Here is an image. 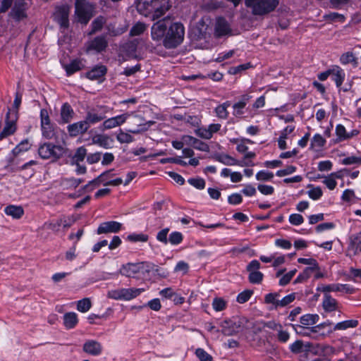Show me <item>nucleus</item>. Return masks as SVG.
Masks as SVG:
<instances>
[{"instance_id": "obj_27", "label": "nucleus", "mask_w": 361, "mask_h": 361, "mask_svg": "<svg viewBox=\"0 0 361 361\" xmlns=\"http://www.w3.org/2000/svg\"><path fill=\"white\" fill-rule=\"evenodd\" d=\"M94 144L99 145L100 147L104 149H109L112 140L106 135H97L92 138Z\"/></svg>"}, {"instance_id": "obj_59", "label": "nucleus", "mask_w": 361, "mask_h": 361, "mask_svg": "<svg viewBox=\"0 0 361 361\" xmlns=\"http://www.w3.org/2000/svg\"><path fill=\"white\" fill-rule=\"evenodd\" d=\"M295 299V293H293L285 296L281 300H279L278 304L279 305V307H285L293 302Z\"/></svg>"}, {"instance_id": "obj_3", "label": "nucleus", "mask_w": 361, "mask_h": 361, "mask_svg": "<svg viewBox=\"0 0 361 361\" xmlns=\"http://www.w3.org/2000/svg\"><path fill=\"white\" fill-rule=\"evenodd\" d=\"M21 104V94L16 93V99L13 102V109H8L6 117V126L0 133V140L4 137L13 134L16 130V121L18 118V111Z\"/></svg>"}, {"instance_id": "obj_2", "label": "nucleus", "mask_w": 361, "mask_h": 361, "mask_svg": "<svg viewBox=\"0 0 361 361\" xmlns=\"http://www.w3.org/2000/svg\"><path fill=\"white\" fill-rule=\"evenodd\" d=\"M171 7L170 0H138L137 11L155 20L161 18Z\"/></svg>"}, {"instance_id": "obj_20", "label": "nucleus", "mask_w": 361, "mask_h": 361, "mask_svg": "<svg viewBox=\"0 0 361 361\" xmlns=\"http://www.w3.org/2000/svg\"><path fill=\"white\" fill-rule=\"evenodd\" d=\"M231 32L228 22L223 18H219L216 23L215 33L216 36L221 37Z\"/></svg>"}, {"instance_id": "obj_51", "label": "nucleus", "mask_w": 361, "mask_h": 361, "mask_svg": "<svg viewBox=\"0 0 361 361\" xmlns=\"http://www.w3.org/2000/svg\"><path fill=\"white\" fill-rule=\"evenodd\" d=\"M118 141L121 143H130L132 142L134 139L129 133L121 131L116 136Z\"/></svg>"}, {"instance_id": "obj_29", "label": "nucleus", "mask_w": 361, "mask_h": 361, "mask_svg": "<svg viewBox=\"0 0 361 361\" xmlns=\"http://www.w3.org/2000/svg\"><path fill=\"white\" fill-rule=\"evenodd\" d=\"M78 322V316L75 312H68L63 315V324L66 329L74 328Z\"/></svg>"}, {"instance_id": "obj_22", "label": "nucleus", "mask_w": 361, "mask_h": 361, "mask_svg": "<svg viewBox=\"0 0 361 361\" xmlns=\"http://www.w3.org/2000/svg\"><path fill=\"white\" fill-rule=\"evenodd\" d=\"M104 118L105 116L103 114H99L94 109H92L87 112L84 120L90 128L91 125L97 123Z\"/></svg>"}, {"instance_id": "obj_28", "label": "nucleus", "mask_w": 361, "mask_h": 361, "mask_svg": "<svg viewBox=\"0 0 361 361\" xmlns=\"http://www.w3.org/2000/svg\"><path fill=\"white\" fill-rule=\"evenodd\" d=\"M4 212L13 219H19L23 216V207L11 204L5 207Z\"/></svg>"}, {"instance_id": "obj_41", "label": "nucleus", "mask_w": 361, "mask_h": 361, "mask_svg": "<svg viewBox=\"0 0 361 361\" xmlns=\"http://www.w3.org/2000/svg\"><path fill=\"white\" fill-rule=\"evenodd\" d=\"M326 143L325 139L319 134H316L312 139L311 147L317 148V149L322 148Z\"/></svg>"}, {"instance_id": "obj_19", "label": "nucleus", "mask_w": 361, "mask_h": 361, "mask_svg": "<svg viewBox=\"0 0 361 361\" xmlns=\"http://www.w3.org/2000/svg\"><path fill=\"white\" fill-rule=\"evenodd\" d=\"M107 47V41L103 36L96 37L90 41L87 45V51L95 50L97 52L102 51Z\"/></svg>"}, {"instance_id": "obj_46", "label": "nucleus", "mask_w": 361, "mask_h": 361, "mask_svg": "<svg viewBox=\"0 0 361 361\" xmlns=\"http://www.w3.org/2000/svg\"><path fill=\"white\" fill-rule=\"evenodd\" d=\"M148 238L149 236L143 233H133L128 235L127 237V239L131 242H147L148 240Z\"/></svg>"}, {"instance_id": "obj_42", "label": "nucleus", "mask_w": 361, "mask_h": 361, "mask_svg": "<svg viewBox=\"0 0 361 361\" xmlns=\"http://www.w3.org/2000/svg\"><path fill=\"white\" fill-rule=\"evenodd\" d=\"M340 61L343 64L353 63L355 65L357 63V59L352 52H346L341 56Z\"/></svg>"}, {"instance_id": "obj_24", "label": "nucleus", "mask_w": 361, "mask_h": 361, "mask_svg": "<svg viewBox=\"0 0 361 361\" xmlns=\"http://www.w3.org/2000/svg\"><path fill=\"white\" fill-rule=\"evenodd\" d=\"M251 97L248 94L241 96L240 100L233 104V115L235 116H240L243 114V109L245 107L247 102Z\"/></svg>"}, {"instance_id": "obj_60", "label": "nucleus", "mask_w": 361, "mask_h": 361, "mask_svg": "<svg viewBox=\"0 0 361 361\" xmlns=\"http://www.w3.org/2000/svg\"><path fill=\"white\" fill-rule=\"evenodd\" d=\"M298 262L300 264L309 265V267L319 268L317 262L313 258H299Z\"/></svg>"}, {"instance_id": "obj_64", "label": "nucleus", "mask_w": 361, "mask_h": 361, "mask_svg": "<svg viewBox=\"0 0 361 361\" xmlns=\"http://www.w3.org/2000/svg\"><path fill=\"white\" fill-rule=\"evenodd\" d=\"M303 221L302 216L299 214H293L289 216V221L293 225H300L303 223Z\"/></svg>"}, {"instance_id": "obj_44", "label": "nucleus", "mask_w": 361, "mask_h": 361, "mask_svg": "<svg viewBox=\"0 0 361 361\" xmlns=\"http://www.w3.org/2000/svg\"><path fill=\"white\" fill-rule=\"evenodd\" d=\"M226 302L221 298H215L212 302V307L216 312L224 310L226 307Z\"/></svg>"}, {"instance_id": "obj_38", "label": "nucleus", "mask_w": 361, "mask_h": 361, "mask_svg": "<svg viewBox=\"0 0 361 361\" xmlns=\"http://www.w3.org/2000/svg\"><path fill=\"white\" fill-rule=\"evenodd\" d=\"M92 307V302L90 298H85L78 302L77 310L81 312H87Z\"/></svg>"}, {"instance_id": "obj_52", "label": "nucleus", "mask_w": 361, "mask_h": 361, "mask_svg": "<svg viewBox=\"0 0 361 361\" xmlns=\"http://www.w3.org/2000/svg\"><path fill=\"white\" fill-rule=\"evenodd\" d=\"M218 160L225 165L232 166L237 164V160L228 154H222L218 157Z\"/></svg>"}, {"instance_id": "obj_48", "label": "nucleus", "mask_w": 361, "mask_h": 361, "mask_svg": "<svg viewBox=\"0 0 361 361\" xmlns=\"http://www.w3.org/2000/svg\"><path fill=\"white\" fill-rule=\"evenodd\" d=\"M169 232V228H165L161 229L157 234V236H156L157 240L159 242L162 243L165 245L167 244L168 241H169V238H167Z\"/></svg>"}, {"instance_id": "obj_25", "label": "nucleus", "mask_w": 361, "mask_h": 361, "mask_svg": "<svg viewBox=\"0 0 361 361\" xmlns=\"http://www.w3.org/2000/svg\"><path fill=\"white\" fill-rule=\"evenodd\" d=\"M322 307L326 312H333L338 307V302L329 294L324 293Z\"/></svg>"}, {"instance_id": "obj_1", "label": "nucleus", "mask_w": 361, "mask_h": 361, "mask_svg": "<svg viewBox=\"0 0 361 361\" xmlns=\"http://www.w3.org/2000/svg\"><path fill=\"white\" fill-rule=\"evenodd\" d=\"M152 38L155 41H162L166 49H174L180 45L185 35V28L180 23H172L166 16L153 24L151 28Z\"/></svg>"}, {"instance_id": "obj_36", "label": "nucleus", "mask_w": 361, "mask_h": 361, "mask_svg": "<svg viewBox=\"0 0 361 361\" xmlns=\"http://www.w3.org/2000/svg\"><path fill=\"white\" fill-rule=\"evenodd\" d=\"M357 324L358 322L357 320H347L336 324L334 326V330H344L348 328H354L356 327Z\"/></svg>"}, {"instance_id": "obj_47", "label": "nucleus", "mask_w": 361, "mask_h": 361, "mask_svg": "<svg viewBox=\"0 0 361 361\" xmlns=\"http://www.w3.org/2000/svg\"><path fill=\"white\" fill-rule=\"evenodd\" d=\"M253 294V291L250 290H246L239 293L237 296V302L240 304L245 303L250 300L252 295Z\"/></svg>"}, {"instance_id": "obj_33", "label": "nucleus", "mask_w": 361, "mask_h": 361, "mask_svg": "<svg viewBox=\"0 0 361 361\" xmlns=\"http://www.w3.org/2000/svg\"><path fill=\"white\" fill-rule=\"evenodd\" d=\"M231 102L227 101L222 104L219 105L215 109V112L216 116L221 119L227 118L228 116V112L227 111V108L230 106Z\"/></svg>"}, {"instance_id": "obj_12", "label": "nucleus", "mask_w": 361, "mask_h": 361, "mask_svg": "<svg viewBox=\"0 0 361 361\" xmlns=\"http://www.w3.org/2000/svg\"><path fill=\"white\" fill-rule=\"evenodd\" d=\"M221 333L226 336L238 334L241 329V322L232 320H225L221 324Z\"/></svg>"}, {"instance_id": "obj_35", "label": "nucleus", "mask_w": 361, "mask_h": 361, "mask_svg": "<svg viewBox=\"0 0 361 361\" xmlns=\"http://www.w3.org/2000/svg\"><path fill=\"white\" fill-rule=\"evenodd\" d=\"M319 320L317 314H307L300 317V323L303 326H310L316 324Z\"/></svg>"}, {"instance_id": "obj_39", "label": "nucleus", "mask_w": 361, "mask_h": 361, "mask_svg": "<svg viewBox=\"0 0 361 361\" xmlns=\"http://www.w3.org/2000/svg\"><path fill=\"white\" fill-rule=\"evenodd\" d=\"M183 240V234L180 232L174 231L169 235L168 243H171L172 245H177L180 244Z\"/></svg>"}, {"instance_id": "obj_57", "label": "nucleus", "mask_w": 361, "mask_h": 361, "mask_svg": "<svg viewBox=\"0 0 361 361\" xmlns=\"http://www.w3.org/2000/svg\"><path fill=\"white\" fill-rule=\"evenodd\" d=\"M123 48L128 52L129 56L134 57L135 56L137 44L135 42H130L126 43Z\"/></svg>"}, {"instance_id": "obj_15", "label": "nucleus", "mask_w": 361, "mask_h": 361, "mask_svg": "<svg viewBox=\"0 0 361 361\" xmlns=\"http://www.w3.org/2000/svg\"><path fill=\"white\" fill-rule=\"evenodd\" d=\"M88 129L89 127L85 120L70 124L67 127V130L71 137H76L79 135H82L85 133Z\"/></svg>"}, {"instance_id": "obj_58", "label": "nucleus", "mask_w": 361, "mask_h": 361, "mask_svg": "<svg viewBox=\"0 0 361 361\" xmlns=\"http://www.w3.org/2000/svg\"><path fill=\"white\" fill-rule=\"evenodd\" d=\"M296 269L291 270L286 274H285L280 280H279V285L281 286H286L287 285L292 278L294 276V275L296 273Z\"/></svg>"}, {"instance_id": "obj_17", "label": "nucleus", "mask_w": 361, "mask_h": 361, "mask_svg": "<svg viewBox=\"0 0 361 361\" xmlns=\"http://www.w3.org/2000/svg\"><path fill=\"white\" fill-rule=\"evenodd\" d=\"M82 350L89 355L97 356L102 353V346L97 341L88 340L83 344Z\"/></svg>"}, {"instance_id": "obj_37", "label": "nucleus", "mask_w": 361, "mask_h": 361, "mask_svg": "<svg viewBox=\"0 0 361 361\" xmlns=\"http://www.w3.org/2000/svg\"><path fill=\"white\" fill-rule=\"evenodd\" d=\"M87 156V149L84 147H78L73 158L72 161L74 163H79L80 161H82L85 157Z\"/></svg>"}, {"instance_id": "obj_34", "label": "nucleus", "mask_w": 361, "mask_h": 361, "mask_svg": "<svg viewBox=\"0 0 361 361\" xmlns=\"http://www.w3.org/2000/svg\"><path fill=\"white\" fill-rule=\"evenodd\" d=\"M106 18L103 16H100L96 18L91 24L92 30L90 32V35H92L96 32L101 30L103 25L106 23Z\"/></svg>"}, {"instance_id": "obj_50", "label": "nucleus", "mask_w": 361, "mask_h": 361, "mask_svg": "<svg viewBox=\"0 0 361 361\" xmlns=\"http://www.w3.org/2000/svg\"><path fill=\"white\" fill-rule=\"evenodd\" d=\"M197 357L200 361H212V357L202 348H197L195 351Z\"/></svg>"}, {"instance_id": "obj_23", "label": "nucleus", "mask_w": 361, "mask_h": 361, "mask_svg": "<svg viewBox=\"0 0 361 361\" xmlns=\"http://www.w3.org/2000/svg\"><path fill=\"white\" fill-rule=\"evenodd\" d=\"M111 172V170L106 171L99 175L97 178L94 180L90 181L87 185L82 187L83 190H92L93 188H90L92 185L99 186L100 183L105 182L109 179L108 176Z\"/></svg>"}, {"instance_id": "obj_61", "label": "nucleus", "mask_w": 361, "mask_h": 361, "mask_svg": "<svg viewBox=\"0 0 361 361\" xmlns=\"http://www.w3.org/2000/svg\"><path fill=\"white\" fill-rule=\"evenodd\" d=\"M188 181L197 189H203L205 186V181L202 178H190Z\"/></svg>"}, {"instance_id": "obj_14", "label": "nucleus", "mask_w": 361, "mask_h": 361, "mask_svg": "<svg viewBox=\"0 0 361 361\" xmlns=\"http://www.w3.org/2000/svg\"><path fill=\"white\" fill-rule=\"evenodd\" d=\"M128 114H124L119 116H116L115 117H112L105 120L102 123V130H109L117 126H120L123 123L126 122L127 118H128Z\"/></svg>"}, {"instance_id": "obj_16", "label": "nucleus", "mask_w": 361, "mask_h": 361, "mask_svg": "<svg viewBox=\"0 0 361 361\" xmlns=\"http://www.w3.org/2000/svg\"><path fill=\"white\" fill-rule=\"evenodd\" d=\"M122 228L119 222L110 221L101 224L97 228V234L118 233Z\"/></svg>"}, {"instance_id": "obj_62", "label": "nucleus", "mask_w": 361, "mask_h": 361, "mask_svg": "<svg viewBox=\"0 0 361 361\" xmlns=\"http://www.w3.org/2000/svg\"><path fill=\"white\" fill-rule=\"evenodd\" d=\"M295 170H296V167L295 166H288L284 169L279 170L276 172V174L279 177H282V176H288V175L292 174L293 173H294L295 171Z\"/></svg>"}, {"instance_id": "obj_21", "label": "nucleus", "mask_w": 361, "mask_h": 361, "mask_svg": "<svg viewBox=\"0 0 361 361\" xmlns=\"http://www.w3.org/2000/svg\"><path fill=\"white\" fill-rule=\"evenodd\" d=\"M74 111L68 103H65L62 105L61 109V121L63 123H69L74 116Z\"/></svg>"}, {"instance_id": "obj_4", "label": "nucleus", "mask_w": 361, "mask_h": 361, "mask_svg": "<svg viewBox=\"0 0 361 361\" xmlns=\"http://www.w3.org/2000/svg\"><path fill=\"white\" fill-rule=\"evenodd\" d=\"M94 7L86 0H75V17L77 22L86 25L94 13Z\"/></svg>"}, {"instance_id": "obj_53", "label": "nucleus", "mask_w": 361, "mask_h": 361, "mask_svg": "<svg viewBox=\"0 0 361 361\" xmlns=\"http://www.w3.org/2000/svg\"><path fill=\"white\" fill-rule=\"evenodd\" d=\"M263 279V274L260 271H252L249 275V281L252 283H260Z\"/></svg>"}, {"instance_id": "obj_43", "label": "nucleus", "mask_w": 361, "mask_h": 361, "mask_svg": "<svg viewBox=\"0 0 361 361\" xmlns=\"http://www.w3.org/2000/svg\"><path fill=\"white\" fill-rule=\"evenodd\" d=\"M279 294L277 293H269L265 295L264 301L266 303L272 304L275 308L279 307L278 302H279Z\"/></svg>"}, {"instance_id": "obj_49", "label": "nucleus", "mask_w": 361, "mask_h": 361, "mask_svg": "<svg viewBox=\"0 0 361 361\" xmlns=\"http://www.w3.org/2000/svg\"><path fill=\"white\" fill-rule=\"evenodd\" d=\"M146 30V25L142 23H137L130 30V35L133 36L140 35Z\"/></svg>"}, {"instance_id": "obj_18", "label": "nucleus", "mask_w": 361, "mask_h": 361, "mask_svg": "<svg viewBox=\"0 0 361 361\" xmlns=\"http://www.w3.org/2000/svg\"><path fill=\"white\" fill-rule=\"evenodd\" d=\"M144 263H128L126 265H123L121 269V274L128 276L133 277L135 274L140 272V269L143 267Z\"/></svg>"}, {"instance_id": "obj_32", "label": "nucleus", "mask_w": 361, "mask_h": 361, "mask_svg": "<svg viewBox=\"0 0 361 361\" xmlns=\"http://www.w3.org/2000/svg\"><path fill=\"white\" fill-rule=\"evenodd\" d=\"M331 75L333 80L336 84V86L339 87L342 85L345 78V73L339 67H336V68H334L332 70Z\"/></svg>"}, {"instance_id": "obj_30", "label": "nucleus", "mask_w": 361, "mask_h": 361, "mask_svg": "<svg viewBox=\"0 0 361 361\" xmlns=\"http://www.w3.org/2000/svg\"><path fill=\"white\" fill-rule=\"evenodd\" d=\"M186 139L194 148L202 152H209V147L207 144L192 136H187Z\"/></svg>"}, {"instance_id": "obj_9", "label": "nucleus", "mask_w": 361, "mask_h": 361, "mask_svg": "<svg viewBox=\"0 0 361 361\" xmlns=\"http://www.w3.org/2000/svg\"><path fill=\"white\" fill-rule=\"evenodd\" d=\"M40 118L42 136L49 140L54 138L56 136V130L54 125L51 123V120L47 109H41Z\"/></svg>"}, {"instance_id": "obj_13", "label": "nucleus", "mask_w": 361, "mask_h": 361, "mask_svg": "<svg viewBox=\"0 0 361 361\" xmlns=\"http://www.w3.org/2000/svg\"><path fill=\"white\" fill-rule=\"evenodd\" d=\"M361 252V232L353 235L350 238V243L347 249V255L353 257Z\"/></svg>"}, {"instance_id": "obj_10", "label": "nucleus", "mask_w": 361, "mask_h": 361, "mask_svg": "<svg viewBox=\"0 0 361 361\" xmlns=\"http://www.w3.org/2000/svg\"><path fill=\"white\" fill-rule=\"evenodd\" d=\"M71 7L68 5H62L56 8L54 19L60 25L61 28L67 29L69 26V13Z\"/></svg>"}, {"instance_id": "obj_11", "label": "nucleus", "mask_w": 361, "mask_h": 361, "mask_svg": "<svg viewBox=\"0 0 361 361\" xmlns=\"http://www.w3.org/2000/svg\"><path fill=\"white\" fill-rule=\"evenodd\" d=\"M318 290L329 294V292H345L346 293H353L355 289L347 284L334 283L330 285H322L318 287Z\"/></svg>"}, {"instance_id": "obj_31", "label": "nucleus", "mask_w": 361, "mask_h": 361, "mask_svg": "<svg viewBox=\"0 0 361 361\" xmlns=\"http://www.w3.org/2000/svg\"><path fill=\"white\" fill-rule=\"evenodd\" d=\"M82 63L79 60H73L69 64L64 65V68L68 75H71L74 73L80 71L82 67Z\"/></svg>"}, {"instance_id": "obj_45", "label": "nucleus", "mask_w": 361, "mask_h": 361, "mask_svg": "<svg viewBox=\"0 0 361 361\" xmlns=\"http://www.w3.org/2000/svg\"><path fill=\"white\" fill-rule=\"evenodd\" d=\"M140 120H141V118L140 117L136 116L134 118L133 122L137 124V127L135 128L129 130V131L130 133H134V134H138V133H140L147 130V128L149 126H147V124H145V123H144V124H142V123L138 124L137 123L138 121H140Z\"/></svg>"}, {"instance_id": "obj_63", "label": "nucleus", "mask_w": 361, "mask_h": 361, "mask_svg": "<svg viewBox=\"0 0 361 361\" xmlns=\"http://www.w3.org/2000/svg\"><path fill=\"white\" fill-rule=\"evenodd\" d=\"M257 189L262 194L265 195H272L274 192V188L271 185L259 184L257 186Z\"/></svg>"}, {"instance_id": "obj_55", "label": "nucleus", "mask_w": 361, "mask_h": 361, "mask_svg": "<svg viewBox=\"0 0 361 361\" xmlns=\"http://www.w3.org/2000/svg\"><path fill=\"white\" fill-rule=\"evenodd\" d=\"M342 164L344 165H361V157L351 156L346 157L342 160Z\"/></svg>"}, {"instance_id": "obj_7", "label": "nucleus", "mask_w": 361, "mask_h": 361, "mask_svg": "<svg viewBox=\"0 0 361 361\" xmlns=\"http://www.w3.org/2000/svg\"><path fill=\"white\" fill-rule=\"evenodd\" d=\"M144 291L143 288H120L108 291L107 297L114 300H130Z\"/></svg>"}, {"instance_id": "obj_40", "label": "nucleus", "mask_w": 361, "mask_h": 361, "mask_svg": "<svg viewBox=\"0 0 361 361\" xmlns=\"http://www.w3.org/2000/svg\"><path fill=\"white\" fill-rule=\"evenodd\" d=\"M336 134L338 137L337 142H341L349 139L348 134L346 132L345 127L341 124H338L336 126Z\"/></svg>"}, {"instance_id": "obj_54", "label": "nucleus", "mask_w": 361, "mask_h": 361, "mask_svg": "<svg viewBox=\"0 0 361 361\" xmlns=\"http://www.w3.org/2000/svg\"><path fill=\"white\" fill-rule=\"evenodd\" d=\"M273 177L274 174L271 172L266 171H260L256 174L257 180L260 181L270 180Z\"/></svg>"}, {"instance_id": "obj_6", "label": "nucleus", "mask_w": 361, "mask_h": 361, "mask_svg": "<svg viewBox=\"0 0 361 361\" xmlns=\"http://www.w3.org/2000/svg\"><path fill=\"white\" fill-rule=\"evenodd\" d=\"M0 0V13H6L11 8L9 17L16 21L23 18V0Z\"/></svg>"}, {"instance_id": "obj_26", "label": "nucleus", "mask_w": 361, "mask_h": 361, "mask_svg": "<svg viewBox=\"0 0 361 361\" xmlns=\"http://www.w3.org/2000/svg\"><path fill=\"white\" fill-rule=\"evenodd\" d=\"M106 73V68L104 66H99L86 73L87 78L90 80H97L103 77Z\"/></svg>"}, {"instance_id": "obj_5", "label": "nucleus", "mask_w": 361, "mask_h": 361, "mask_svg": "<svg viewBox=\"0 0 361 361\" xmlns=\"http://www.w3.org/2000/svg\"><path fill=\"white\" fill-rule=\"evenodd\" d=\"M245 5L251 8L255 15H264L273 11L279 5L278 0H245Z\"/></svg>"}, {"instance_id": "obj_56", "label": "nucleus", "mask_w": 361, "mask_h": 361, "mask_svg": "<svg viewBox=\"0 0 361 361\" xmlns=\"http://www.w3.org/2000/svg\"><path fill=\"white\" fill-rule=\"evenodd\" d=\"M308 195L314 200H319L322 196V190L319 187L313 188L308 192Z\"/></svg>"}, {"instance_id": "obj_8", "label": "nucleus", "mask_w": 361, "mask_h": 361, "mask_svg": "<svg viewBox=\"0 0 361 361\" xmlns=\"http://www.w3.org/2000/svg\"><path fill=\"white\" fill-rule=\"evenodd\" d=\"M64 152L63 148L60 145H52L51 143H44L38 149L39 155L44 159H59Z\"/></svg>"}]
</instances>
